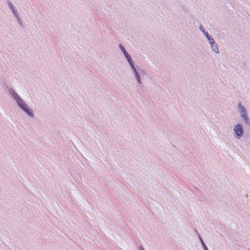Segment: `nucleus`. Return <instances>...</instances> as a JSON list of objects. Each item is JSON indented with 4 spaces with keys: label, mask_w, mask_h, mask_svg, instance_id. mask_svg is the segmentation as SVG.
I'll use <instances>...</instances> for the list:
<instances>
[{
    "label": "nucleus",
    "mask_w": 250,
    "mask_h": 250,
    "mask_svg": "<svg viewBox=\"0 0 250 250\" xmlns=\"http://www.w3.org/2000/svg\"><path fill=\"white\" fill-rule=\"evenodd\" d=\"M12 12L15 18H18V17L19 16V14L17 9L13 11Z\"/></svg>",
    "instance_id": "nucleus-15"
},
{
    "label": "nucleus",
    "mask_w": 250,
    "mask_h": 250,
    "mask_svg": "<svg viewBox=\"0 0 250 250\" xmlns=\"http://www.w3.org/2000/svg\"><path fill=\"white\" fill-rule=\"evenodd\" d=\"M199 29L200 30V31L203 33H204V32H206V31L204 29V27H203V26L202 25H200L199 26Z\"/></svg>",
    "instance_id": "nucleus-19"
},
{
    "label": "nucleus",
    "mask_w": 250,
    "mask_h": 250,
    "mask_svg": "<svg viewBox=\"0 0 250 250\" xmlns=\"http://www.w3.org/2000/svg\"><path fill=\"white\" fill-rule=\"evenodd\" d=\"M133 73L138 84L139 85H141L142 84V82L141 79V75L145 74V71L143 69H140Z\"/></svg>",
    "instance_id": "nucleus-4"
},
{
    "label": "nucleus",
    "mask_w": 250,
    "mask_h": 250,
    "mask_svg": "<svg viewBox=\"0 0 250 250\" xmlns=\"http://www.w3.org/2000/svg\"><path fill=\"white\" fill-rule=\"evenodd\" d=\"M139 250H145V249L142 246H140L139 247Z\"/></svg>",
    "instance_id": "nucleus-22"
},
{
    "label": "nucleus",
    "mask_w": 250,
    "mask_h": 250,
    "mask_svg": "<svg viewBox=\"0 0 250 250\" xmlns=\"http://www.w3.org/2000/svg\"><path fill=\"white\" fill-rule=\"evenodd\" d=\"M234 136L236 139L239 140L244 135V129L243 125L240 124H237L233 128Z\"/></svg>",
    "instance_id": "nucleus-3"
},
{
    "label": "nucleus",
    "mask_w": 250,
    "mask_h": 250,
    "mask_svg": "<svg viewBox=\"0 0 250 250\" xmlns=\"http://www.w3.org/2000/svg\"><path fill=\"white\" fill-rule=\"evenodd\" d=\"M203 34L205 35V36L207 38V39L211 36L210 35H209L207 31L204 32Z\"/></svg>",
    "instance_id": "nucleus-20"
},
{
    "label": "nucleus",
    "mask_w": 250,
    "mask_h": 250,
    "mask_svg": "<svg viewBox=\"0 0 250 250\" xmlns=\"http://www.w3.org/2000/svg\"><path fill=\"white\" fill-rule=\"evenodd\" d=\"M195 231L196 232L197 236H198V238H199V239L200 240V242H201V244H202V245L203 246V248H204V250H208L207 246L204 243L203 239H202L201 237L200 236V234H199V233L198 232L197 230L195 229Z\"/></svg>",
    "instance_id": "nucleus-11"
},
{
    "label": "nucleus",
    "mask_w": 250,
    "mask_h": 250,
    "mask_svg": "<svg viewBox=\"0 0 250 250\" xmlns=\"http://www.w3.org/2000/svg\"><path fill=\"white\" fill-rule=\"evenodd\" d=\"M7 4H8L9 8H10V9L11 10V11L12 12L17 9L15 7V6L11 2L7 1Z\"/></svg>",
    "instance_id": "nucleus-12"
},
{
    "label": "nucleus",
    "mask_w": 250,
    "mask_h": 250,
    "mask_svg": "<svg viewBox=\"0 0 250 250\" xmlns=\"http://www.w3.org/2000/svg\"><path fill=\"white\" fill-rule=\"evenodd\" d=\"M123 53L124 54L125 58L130 55L126 51Z\"/></svg>",
    "instance_id": "nucleus-21"
},
{
    "label": "nucleus",
    "mask_w": 250,
    "mask_h": 250,
    "mask_svg": "<svg viewBox=\"0 0 250 250\" xmlns=\"http://www.w3.org/2000/svg\"><path fill=\"white\" fill-rule=\"evenodd\" d=\"M8 91L12 97L16 101L17 103L22 99L13 87L8 88Z\"/></svg>",
    "instance_id": "nucleus-7"
},
{
    "label": "nucleus",
    "mask_w": 250,
    "mask_h": 250,
    "mask_svg": "<svg viewBox=\"0 0 250 250\" xmlns=\"http://www.w3.org/2000/svg\"><path fill=\"white\" fill-rule=\"evenodd\" d=\"M208 42L209 43V44H210L211 43H213L214 41V40L213 39V38L212 37V36H210L209 38H208Z\"/></svg>",
    "instance_id": "nucleus-16"
},
{
    "label": "nucleus",
    "mask_w": 250,
    "mask_h": 250,
    "mask_svg": "<svg viewBox=\"0 0 250 250\" xmlns=\"http://www.w3.org/2000/svg\"><path fill=\"white\" fill-rule=\"evenodd\" d=\"M8 91L12 97L16 101L17 103L22 99L13 87L8 88Z\"/></svg>",
    "instance_id": "nucleus-9"
},
{
    "label": "nucleus",
    "mask_w": 250,
    "mask_h": 250,
    "mask_svg": "<svg viewBox=\"0 0 250 250\" xmlns=\"http://www.w3.org/2000/svg\"><path fill=\"white\" fill-rule=\"evenodd\" d=\"M17 19V21L18 23L19 26L21 27H23V25L22 24V22L21 21V20L20 16L18 17V18H16Z\"/></svg>",
    "instance_id": "nucleus-14"
},
{
    "label": "nucleus",
    "mask_w": 250,
    "mask_h": 250,
    "mask_svg": "<svg viewBox=\"0 0 250 250\" xmlns=\"http://www.w3.org/2000/svg\"><path fill=\"white\" fill-rule=\"evenodd\" d=\"M248 250H250V249H248Z\"/></svg>",
    "instance_id": "nucleus-23"
},
{
    "label": "nucleus",
    "mask_w": 250,
    "mask_h": 250,
    "mask_svg": "<svg viewBox=\"0 0 250 250\" xmlns=\"http://www.w3.org/2000/svg\"><path fill=\"white\" fill-rule=\"evenodd\" d=\"M238 109L241 118L245 123L250 120L246 108L239 102L238 104Z\"/></svg>",
    "instance_id": "nucleus-2"
},
{
    "label": "nucleus",
    "mask_w": 250,
    "mask_h": 250,
    "mask_svg": "<svg viewBox=\"0 0 250 250\" xmlns=\"http://www.w3.org/2000/svg\"><path fill=\"white\" fill-rule=\"evenodd\" d=\"M211 48L213 52H214L216 54H219V50L218 48V46L217 43L214 42L213 43H211L210 44Z\"/></svg>",
    "instance_id": "nucleus-10"
},
{
    "label": "nucleus",
    "mask_w": 250,
    "mask_h": 250,
    "mask_svg": "<svg viewBox=\"0 0 250 250\" xmlns=\"http://www.w3.org/2000/svg\"><path fill=\"white\" fill-rule=\"evenodd\" d=\"M129 65H130V67H131V69H132V70L133 72H135V71H137V70L140 69L139 68H137L135 66L134 63L133 62H131V63H129Z\"/></svg>",
    "instance_id": "nucleus-13"
},
{
    "label": "nucleus",
    "mask_w": 250,
    "mask_h": 250,
    "mask_svg": "<svg viewBox=\"0 0 250 250\" xmlns=\"http://www.w3.org/2000/svg\"><path fill=\"white\" fill-rule=\"evenodd\" d=\"M119 48H120L121 50L123 53L126 51L125 48L121 44H119Z\"/></svg>",
    "instance_id": "nucleus-18"
},
{
    "label": "nucleus",
    "mask_w": 250,
    "mask_h": 250,
    "mask_svg": "<svg viewBox=\"0 0 250 250\" xmlns=\"http://www.w3.org/2000/svg\"><path fill=\"white\" fill-rule=\"evenodd\" d=\"M127 60L128 63H131L132 62H133L132 61V58L130 56V55L128 56V57H127L126 58H125Z\"/></svg>",
    "instance_id": "nucleus-17"
},
{
    "label": "nucleus",
    "mask_w": 250,
    "mask_h": 250,
    "mask_svg": "<svg viewBox=\"0 0 250 250\" xmlns=\"http://www.w3.org/2000/svg\"><path fill=\"white\" fill-rule=\"evenodd\" d=\"M8 91L12 97L16 101L17 103L22 99L13 87L8 88Z\"/></svg>",
    "instance_id": "nucleus-5"
},
{
    "label": "nucleus",
    "mask_w": 250,
    "mask_h": 250,
    "mask_svg": "<svg viewBox=\"0 0 250 250\" xmlns=\"http://www.w3.org/2000/svg\"><path fill=\"white\" fill-rule=\"evenodd\" d=\"M8 91L12 97L16 101L17 103L22 99L13 87L8 88Z\"/></svg>",
    "instance_id": "nucleus-6"
},
{
    "label": "nucleus",
    "mask_w": 250,
    "mask_h": 250,
    "mask_svg": "<svg viewBox=\"0 0 250 250\" xmlns=\"http://www.w3.org/2000/svg\"><path fill=\"white\" fill-rule=\"evenodd\" d=\"M8 91L12 97L16 101L17 103L22 99L13 87L8 88Z\"/></svg>",
    "instance_id": "nucleus-8"
},
{
    "label": "nucleus",
    "mask_w": 250,
    "mask_h": 250,
    "mask_svg": "<svg viewBox=\"0 0 250 250\" xmlns=\"http://www.w3.org/2000/svg\"><path fill=\"white\" fill-rule=\"evenodd\" d=\"M17 104L27 115L31 118L34 117V114L33 111L30 108L23 99H22Z\"/></svg>",
    "instance_id": "nucleus-1"
}]
</instances>
